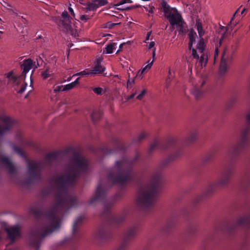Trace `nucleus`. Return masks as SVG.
I'll list each match as a JSON object with an SVG mask.
<instances>
[{
  "instance_id": "f257e3e1",
  "label": "nucleus",
  "mask_w": 250,
  "mask_h": 250,
  "mask_svg": "<svg viewBox=\"0 0 250 250\" xmlns=\"http://www.w3.org/2000/svg\"><path fill=\"white\" fill-rule=\"evenodd\" d=\"M88 163L84 158L75 154L72 158L68 170L65 174L57 178V186L55 193V203L47 211L43 212L38 206L32 207L30 213L34 215L42 226L30 233V243L38 250L42 240L53 231L59 229L62 217L69 212L71 208L78 206L76 196L68 192L69 186H73L77 179L88 171Z\"/></svg>"
},
{
  "instance_id": "f03ea898",
  "label": "nucleus",
  "mask_w": 250,
  "mask_h": 250,
  "mask_svg": "<svg viewBox=\"0 0 250 250\" xmlns=\"http://www.w3.org/2000/svg\"><path fill=\"white\" fill-rule=\"evenodd\" d=\"M250 132V110L246 116V126L242 130L239 141L236 145L231 146L228 152L225 162L220 169V176L216 182L208 186L202 195L196 197L194 204H197L205 197L208 196L219 188L226 187L229 183L233 174V164L237 157L245 148L248 144V134Z\"/></svg>"
},
{
  "instance_id": "7ed1b4c3",
  "label": "nucleus",
  "mask_w": 250,
  "mask_h": 250,
  "mask_svg": "<svg viewBox=\"0 0 250 250\" xmlns=\"http://www.w3.org/2000/svg\"><path fill=\"white\" fill-rule=\"evenodd\" d=\"M140 153L137 151L135 157L132 160L124 157L121 160L116 161L115 165L116 171L112 170L107 174L109 186L111 187L115 184L124 186L127 183L134 182L136 174L133 171V166L140 160Z\"/></svg>"
},
{
  "instance_id": "20e7f679",
  "label": "nucleus",
  "mask_w": 250,
  "mask_h": 250,
  "mask_svg": "<svg viewBox=\"0 0 250 250\" xmlns=\"http://www.w3.org/2000/svg\"><path fill=\"white\" fill-rule=\"evenodd\" d=\"M162 184L161 174L156 173L147 185L139 188L137 202L142 211L148 212L153 208Z\"/></svg>"
},
{
  "instance_id": "39448f33",
  "label": "nucleus",
  "mask_w": 250,
  "mask_h": 250,
  "mask_svg": "<svg viewBox=\"0 0 250 250\" xmlns=\"http://www.w3.org/2000/svg\"><path fill=\"white\" fill-rule=\"evenodd\" d=\"M106 191V187L103 185L102 181H100L97 185L94 195L89 200L88 204L92 205L98 202H104V210L101 213L102 217L111 226L117 227L125 221L127 213L125 211H124L122 213L116 215L111 212V208L113 203L110 201H104Z\"/></svg>"
},
{
  "instance_id": "423d86ee",
  "label": "nucleus",
  "mask_w": 250,
  "mask_h": 250,
  "mask_svg": "<svg viewBox=\"0 0 250 250\" xmlns=\"http://www.w3.org/2000/svg\"><path fill=\"white\" fill-rule=\"evenodd\" d=\"M182 142L176 138L170 137L165 142H159L155 140L149 146L147 152V157H150L156 149H159L162 151L170 150L171 154L167 158L162 162L163 167L167 166L170 162L177 160L183 154Z\"/></svg>"
},
{
  "instance_id": "0eeeda50",
  "label": "nucleus",
  "mask_w": 250,
  "mask_h": 250,
  "mask_svg": "<svg viewBox=\"0 0 250 250\" xmlns=\"http://www.w3.org/2000/svg\"><path fill=\"white\" fill-rule=\"evenodd\" d=\"M161 8L165 13L166 17L168 20L170 24L173 26L176 25L178 28L179 34L184 35L187 32L186 23L183 21L181 15L176 8L171 7L165 0L161 2Z\"/></svg>"
},
{
  "instance_id": "6e6552de",
  "label": "nucleus",
  "mask_w": 250,
  "mask_h": 250,
  "mask_svg": "<svg viewBox=\"0 0 250 250\" xmlns=\"http://www.w3.org/2000/svg\"><path fill=\"white\" fill-rule=\"evenodd\" d=\"M27 177L24 183L26 185H33L41 181L42 164L40 162H30L27 164Z\"/></svg>"
},
{
  "instance_id": "1a4fd4ad",
  "label": "nucleus",
  "mask_w": 250,
  "mask_h": 250,
  "mask_svg": "<svg viewBox=\"0 0 250 250\" xmlns=\"http://www.w3.org/2000/svg\"><path fill=\"white\" fill-rule=\"evenodd\" d=\"M85 216L84 215L79 216L75 220L72 228V236L70 237H66L64 238L60 243L61 246L65 245H73L76 244L82 236V233L79 229V227L82 224Z\"/></svg>"
},
{
  "instance_id": "9d476101",
  "label": "nucleus",
  "mask_w": 250,
  "mask_h": 250,
  "mask_svg": "<svg viewBox=\"0 0 250 250\" xmlns=\"http://www.w3.org/2000/svg\"><path fill=\"white\" fill-rule=\"evenodd\" d=\"M140 224L136 223L129 227L124 234L123 243L116 250H125L129 242L134 240L139 231Z\"/></svg>"
},
{
  "instance_id": "9b49d317",
  "label": "nucleus",
  "mask_w": 250,
  "mask_h": 250,
  "mask_svg": "<svg viewBox=\"0 0 250 250\" xmlns=\"http://www.w3.org/2000/svg\"><path fill=\"white\" fill-rule=\"evenodd\" d=\"M111 143L115 146L114 149H109L107 145H103L99 148V151L103 155H112L118 151H124L126 149L125 145L119 139L113 137L111 139Z\"/></svg>"
},
{
  "instance_id": "f8f14e48",
  "label": "nucleus",
  "mask_w": 250,
  "mask_h": 250,
  "mask_svg": "<svg viewBox=\"0 0 250 250\" xmlns=\"http://www.w3.org/2000/svg\"><path fill=\"white\" fill-rule=\"evenodd\" d=\"M234 53L233 51H230L228 48L224 49L222 55L219 68V72L221 75H224L227 72L229 65L232 60Z\"/></svg>"
},
{
  "instance_id": "ddd939ff",
  "label": "nucleus",
  "mask_w": 250,
  "mask_h": 250,
  "mask_svg": "<svg viewBox=\"0 0 250 250\" xmlns=\"http://www.w3.org/2000/svg\"><path fill=\"white\" fill-rule=\"evenodd\" d=\"M45 61H47V62L44 63L41 73V76L43 80L54 76V70L55 68L56 62V60L54 61V62H51L47 59H45Z\"/></svg>"
},
{
  "instance_id": "4468645a",
  "label": "nucleus",
  "mask_w": 250,
  "mask_h": 250,
  "mask_svg": "<svg viewBox=\"0 0 250 250\" xmlns=\"http://www.w3.org/2000/svg\"><path fill=\"white\" fill-rule=\"evenodd\" d=\"M71 18L70 17L67 12L64 11L62 14V18H59L57 20L56 22L58 26L62 28L64 30H70L71 26Z\"/></svg>"
},
{
  "instance_id": "2eb2a0df",
  "label": "nucleus",
  "mask_w": 250,
  "mask_h": 250,
  "mask_svg": "<svg viewBox=\"0 0 250 250\" xmlns=\"http://www.w3.org/2000/svg\"><path fill=\"white\" fill-rule=\"evenodd\" d=\"M7 238L12 242H14L17 238L21 236V230L18 225L13 226L10 228L5 229Z\"/></svg>"
},
{
  "instance_id": "dca6fc26",
  "label": "nucleus",
  "mask_w": 250,
  "mask_h": 250,
  "mask_svg": "<svg viewBox=\"0 0 250 250\" xmlns=\"http://www.w3.org/2000/svg\"><path fill=\"white\" fill-rule=\"evenodd\" d=\"M0 120L4 124V126L3 127L0 125V135H2L11 128L14 123V121L6 116L0 117Z\"/></svg>"
},
{
  "instance_id": "f3484780",
  "label": "nucleus",
  "mask_w": 250,
  "mask_h": 250,
  "mask_svg": "<svg viewBox=\"0 0 250 250\" xmlns=\"http://www.w3.org/2000/svg\"><path fill=\"white\" fill-rule=\"evenodd\" d=\"M0 163L5 167L9 174H14L16 168L10 160L4 155H0Z\"/></svg>"
},
{
  "instance_id": "a211bd4d",
  "label": "nucleus",
  "mask_w": 250,
  "mask_h": 250,
  "mask_svg": "<svg viewBox=\"0 0 250 250\" xmlns=\"http://www.w3.org/2000/svg\"><path fill=\"white\" fill-rule=\"evenodd\" d=\"M102 59L101 58H97L96 59L94 66L92 69L90 70V73L91 76H95L102 74L105 70V68L101 64Z\"/></svg>"
},
{
  "instance_id": "6ab92c4d",
  "label": "nucleus",
  "mask_w": 250,
  "mask_h": 250,
  "mask_svg": "<svg viewBox=\"0 0 250 250\" xmlns=\"http://www.w3.org/2000/svg\"><path fill=\"white\" fill-rule=\"evenodd\" d=\"M96 237L101 240L105 241L111 237V232L109 229L100 228L96 233Z\"/></svg>"
},
{
  "instance_id": "aec40b11",
  "label": "nucleus",
  "mask_w": 250,
  "mask_h": 250,
  "mask_svg": "<svg viewBox=\"0 0 250 250\" xmlns=\"http://www.w3.org/2000/svg\"><path fill=\"white\" fill-rule=\"evenodd\" d=\"M33 65V62L31 59H25L23 60L22 63L21 65V69L23 70L21 78H25L26 74L31 69Z\"/></svg>"
},
{
  "instance_id": "412c9836",
  "label": "nucleus",
  "mask_w": 250,
  "mask_h": 250,
  "mask_svg": "<svg viewBox=\"0 0 250 250\" xmlns=\"http://www.w3.org/2000/svg\"><path fill=\"white\" fill-rule=\"evenodd\" d=\"M250 226V215L240 218L236 224V227H246Z\"/></svg>"
},
{
  "instance_id": "4be33fe9",
  "label": "nucleus",
  "mask_w": 250,
  "mask_h": 250,
  "mask_svg": "<svg viewBox=\"0 0 250 250\" xmlns=\"http://www.w3.org/2000/svg\"><path fill=\"white\" fill-rule=\"evenodd\" d=\"M60 155L59 152H52L48 153L45 156V160L48 165H51L52 163L57 160Z\"/></svg>"
},
{
  "instance_id": "5701e85b",
  "label": "nucleus",
  "mask_w": 250,
  "mask_h": 250,
  "mask_svg": "<svg viewBox=\"0 0 250 250\" xmlns=\"http://www.w3.org/2000/svg\"><path fill=\"white\" fill-rule=\"evenodd\" d=\"M10 10L17 17L16 22L19 25V26H21L22 28H23L24 26H26L27 24V21L25 18L23 17V16H19L18 13L14 11L13 9H10Z\"/></svg>"
},
{
  "instance_id": "b1692460",
  "label": "nucleus",
  "mask_w": 250,
  "mask_h": 250,
  "mask_svg": "<svg viewBox=\"0 0 250 250\" xmlns=\"http://www.w3.org/2000/svg\"><path fill=\"white\" fill-rule=\"evenodd\" d=\"M197 133L196 130L192 131L190 133L188 138L185 140L184 143L185 144H190L193 143L197 139Z\"/></svg>"
},
{
  "instance_id": "393cba45",
  "label": "nucleus",
  "mask_w": 250,
  "mask_h": 250,
  "mask_svg": "<svg viewBox=\"0 0 250 250\" xmlns=\"http://www.w3.org/2000/svg\"><path fill=\"white\" fill-rule=\"evenodd\" d=\"M197 37L196 33L193 29H191L188 34L189 43L188 47L189 49H191L193 43L195 42V39Z\"/></svg>"
},
{
  "instance_id": "a878e982",
  "label": "nucleus",
  "mask_w": 250,
  "mask_h": 250,
  "mask_svg": "<svg viewBox=\"0 0 250 250\" xmlns=\"http://www.w3.org/2000/svg\"><path fill=\"white\" fill-rule=\"evenodd\" d=\"M103 115V113L99 110H94L91 114V118L93 123L100 120Z\"/></svg>"
},
{
  "instance_id": "bb28decb",
  "label": "nucleus",
  "mask_w": 250,
  "mask_h": 250,
  "mask_svg": "<svg viewBox=\"0 0 250 250\" xmlns=\"http://www.w3.org/2000/svg\"><path fill=\"white\" fill-rule=\"evenodd\" d=\"M117 45L116 43L112 42L107 44L106 47L104 48V53L106 52L107 54H111L113 52V51L116 48Z\"/></svg>"
},
{
  "instance_id": "cd10ccee",
  "label": "nucleus",
  "mask_w": 250,
  "mask_h": 250,
  "mask_svg": "<svg viewBox=\"0 0 250 250\" xmlns=\"http://www.w3.org/2000/svg\"><path fill=\"white\" fill-rule=\"evenodd\" d=\"M192 94L197 99L200 98L203 94V91L200 87L198 86H195L191 91Z\"/></svg>"
},
{
  "instance_id": "c85d7f7f",
  "label": "nucleus",
  "mask_w": 250,
  "mask_h": 250,
  "mask_svg": "<svg viewBox=\"0 0 250 250\" xmlns=\"http://www.w3.org/2000/svg\"><path fill=\"white\" fill-rule=\"evenodd\" d=\"M98 6L97 5V3H96L95 2L93 1V0H92L91 2H89L86 3V12L88 11H96L98 8Z\"/></svg>"
},
{
  "instance_id": "c756f323",
  "label": "nucleus",
  "mask_w": 250,
  "mask_h": 250,
  "mask_svg": "<svg viewBox=\"0 0 250 250\" xmlns=\"http://www.w3.org/2000/svg\"><path fill=\"white\" fill-rule=\"evenodd\" d=\"M156 48H153V49H152V58H153V60L151 62L149 63V60L148 61V62L149 63L147 65H146L143 69L141 71V74H142L144 71L146 70V69H149L152 64H153V63L154 61V60H155V55H156Z\"/></svg>"
},
{
  "instance_id": "7c9ffc66",
  "label": "nucleus",
  "mask_w": 250,
  "mask_h": 250,
  "mask_svg": "<svg viewBox=\"0 0 250 250\" xmlns=\"http://www.w3.org/2000/svg\"><path fill=\"white\" fill-rule=\"evenodd\" d=\"M146 137V133L145 132H142L135 138L133 139V143H141L144 139Z\"/></svg>"
},
{
  "instance_id": "2f4dec72",
  "label": "nucleus",
  "mask_w": 250,
  "mask_h": 250,
  "mask_svg": "<svg viewBox=\"0 0 250 250\" xmlns=\"http://www.w3.org/2000/svg\"><path fill=\"white\" fill-rule=\"evenodd\" d=\"M199 59V63L201 64V67L206 66L208 60V55L205 53H202Z\"/></svg>"
},
{
  "instance_id": "473e14b6",
  "label": "nucleus",
  "mask_w": 250,
  "mask_h": 250,
  "mask_svg": "<svg viewBox=\"0 0 250 250\" xmlns=\"http://www.w3.org/2000/svg\"><path fill=\"white\" fill-rule=\"evenodd\" d=\"M205 45L204 40L203 38L200 39L199 42L197 45V48L200 53H204V51L205 50Z\"/></svg>"
},
{
  "instance_id": "72a5a7b5",
  "label": "nucleus",
  "mask_w": 250,
  "mask_h": 250,
  "mask_svg": "<svg viewBox=\"0 0 250 250\" xmlns=\"http://www.w3.org/2000/svg\"><path fill=\"white\" fill-rule=\"evenodd\" d=\"M215 157L214 152H209L206 154L203 159V163L206 164L212 160Z\"/></svg>"
},
{
  "instance_id": "f704fd0d",
  "label": "nucleus",
  "mask_w": 250,
  "mask_h": 250,
  "mask_svg": "<svg viewBox=\"0 0 250 250\" xmlns=\"http://www.w3.org/2000/svg\"><path fill=\"white\" fill-rule=\"evenodd\" d=\"M197 227L196 225L191 224L188 228L187 231L189 235L192 236L197 231Z\"/></svg>"
},
{
  "instance_id": "c9c22d12",
  "label": "nucleus",
  "mask_w": 250,
  "mask_h": 250,
  "mask_svg": "<svg viewBox=\"0 0 250 250\" xmlns=\"http://www.w3.org/2000/svg\"><path fill=\"white\" fill-rule=\"evenodd\" d=\"M196 26L200 38H202V37L204 34V31L203 29L202 23L200 22H197Z\"/></svg>"
},
{
  "instance_id": "e433bc0d",
  "label": "nucleus",
  "mask_w": 250,
  "mask_h": 250,
  "mask_svg": "<svg viewBox=\"0 0 250 250\" xmlns=\"http://www.w3.org/2000/svg\"><path fill=\"white\" fill-rule=\"evenodd\" d=\"M76 76H91V74L90 73V69H85V70L76 73L73 75V77Z\"/></svg>"
},
{
  "instance_id": "4c0bfd02",
  "label": "nucleus",
  "mask_w": 250,
  "mask_h": 250,
  "mask_svg": "<svg viewBox=\"0 0 250 250\" xmlns=\"http://www.w3.org/2000/svg\"><path fill=\"white\" fill-rule=\"evenodd\" d=\"M14 151L20 155L22 157H25V154L23 150L19 146H14Z\"/></svg>"
},
{
  "instance_id": "58836bf2",
  "label": "nucleus",
  "mask_w": 250,
  "mask_h": 250,
  "mask_svg": "<svg viewBox=\"0 0 250 250\" xmlns=\"http://www.w3.org/2000/svg\"><path fill=\"white\" fill-rule=\"evenodd\" d=\"M98 5V7L104 6L107 3V0H93Z\"/></svg>"
},
{
  "instance_id": "ea45409f",
  "label": "nucleus",
  "mask_w": 250,
  "mask_h": 250,
  "mask_svg": "<svg viewBox=\"0 0 250 250\" xmlns=\"http://www.w3.org/2000/svg\"><path fill=\"white\" fill-rule=\"evenodd\" d=\"M220 32H223L222 36L220 40V44H221V41L225 37L226 34H227V29L226 27L221 26H220Z\"/></svg>"
},
{
  "instance_id": "a19ab883",
  "label": "nucleus",
  "mask_w": 250,
  "mask_h": 250,
  "mask_svg": "<svg viewBox=\"0 0 250 250\" xmlns=\"http://www.w3.org/2000/svg\"><path fill=\"white\" fill-rule=\"evenodd\" d=\"M92 90L93 92L99 95H101L103 94V89L101 87H94L92 88Z\"/></svg>"
},
{
  "instance_id": "79ce46f5",
  "label": "nucleus",
  "mask_w": 250,
  "mask_h": 250,
  "mask_svg": "<svg viewBox=\"0 0 250 250\" xmlns=\"http://www.w3.org/2000/svg\"><path fill=\"white\" fill-rule=\"evenodd\" d=\"M121 24V22L113 23L111 21L107 22L105 24V27L109 29L113 28L115 26Z\"/></svg>"
},
{
  "instance_id": "37998d69",
  "label": "nucleus",
  "mask_w": 250,
  "mask_h": 250,
  "mask_svg": "<svg viewBox=\"0 0 250 250\" xmlns=\"http://www.w3.org/2000/svg\"><path fill=\"white\" fill-rule=\"evenodd\" d=\"M6 78H7L9 79L12 80L14 81V82L16 81L17 80V78H16V76H15L13 75V72H12V71L6 74Z\"/></svg>"
},
{
  "instance_id": "c03bdc74",
  "label": "nucleus",
  "mask_w": 250,
  "mask_h": 250,
  "mask_svg": "<svg viewBox=\"0 0 250 250\" xmlns=\"http://www.w3.org/2000/svg\"><path fill=\"white\" fill-rule=\"evenodd\" d=\"M174 226V224L173 223L169 221L166 225L165 230H164L166 232H168L170 229L173 228Z\"/></svg>"
},
{
  "instance_id": "a18cd8bd",
  "label": "nucleus",
  "mask_w": 250,
  "mask_h": 250,
  "mask_svg": "<svg viewBox=\"0 0 250 250\" xmlns=\"http://www.w3.org/2000/svg\"><path fill=\"white\" fill-rule=\"evenodd\" d=\"M74 87H75V86L72 82L70 83L64 85L63 90H65V91L69 90L73 88Z\"/></svg>"
},
{
  "instance_id": "49530a36",
  "label": "nucleus",
  "mask_w": 250,
  "mask_h": 250,
  "mask_svg": "<svg viewBox=\"0 0 250 250\" xmlns=\"http://www.w3.org/2000/svg\"><path fill=\"white\" fill-rule=\"evenodd\" d=\"M134 78L132 79H128L127 82V88L128 89H131L132 87V85L134 83Z\"/></svg>"
},
{
  "instance_id": "de8ad7c7",
  "label": "nucleus",
  "mask_w": 250,
  "mask_h": 250,
  "mask_svg": "<svg viewBox=\"0 0 250 250\" xmlns=\"http://www.w3.org/2000/svg\"><path fill=\"white\" fill-rule=\"evenodd\" d=\"M64 87V85H59L57 86L54 89V91L55 93L60 92V91H64L65 90H63Z\"/></svg>"
},
{
  "instance_id": "09e8293b",
  "label": "nucleus",
  "mask_w": 250,
  "mask_h": 250,
  "mask_svg": "<svg viewBox=\"0 0 250 250\" xmlns=\"http://www.w3.org/2000/svg\"><path fill=\"white\" fill-rule=\"evenodd\" d=\"M192 51V55L193 57L195 59H199V56L198 55L197 51L194 48L191 47V49H190Z\"/></svg>"
},
{
  "instance_id": "8fccbe9b",
  "label": "nucleus",
  "mask_w": 250,
  "mask_h": 250,
  "mask_svg": "<svg viewBox=\"0 0 250 250\" xmlns=\"http://www.w3.org/2000/svg\"><path fill=\"white\" fill-rule=\"evenodd\" d=\"M144 8L145 9V10L146 11H148L149 13L150 14H153V9L154 8L153 6L149 5V9H148V8L146 6H144Z\"/></svg>"
},
{
  "instance_id": "3c124183",
  "label": "nucleus",
  "mask_w": 250,
  "mask_h": 250,
  "mask_svg": "<svg viewBox=\"0 0 250 250\" xmlns=\"http://www.w3.org/2000/svg\"><path fill=\"white\" fill-rule=\"evenodd\" d=\"M132 1L131 0H122L116 4V6H120L123 4L126 3H131Z\"/></svg>"
},
{
  "instance_id": "603ef678",
  "label": "nucleus",
  "mask_w": 250,
  "mask_h": 250,
  "mask_svg": "<svg viewBox=\"0 0 250 250\" xmlns=\"http://www.w3.org/2000/svg\"><path fill=\"white\" fill-rule=\"evenodd\" d=\"M80 19L81 21H86L90 19V17L88 15H83L81 16Z\"/></svg>"
},
{
  "instance_id": "864d4df0",
  "label": "nucleus",
  "mask_w": 250,
  "mask_h": 250,
  "mask_svg": "<svg viewBox=\"0 0 250 250\" xmlns=\"http://www.w3.org/2000/svg\"><path fill=\"white\" fill-rule=\"evenodd\" d=\"M146 93V90L145 89H144L141 92V93L137 96V99L138 100H141L143 98V97L144 96Z\"/></svg>"
},
{
  "instance_id": "5fc2aeb1",
  "label": "nucleus",
  "mask_w": 250,
  "mask_h": 250,
  "mask_svg": "<svg viewBox=\"0 0 250 250\" xmlns=\"http://www.w3.org/2000/svg\"><path fill=\"white\" fill-rule=\"evenodd\" d=\"M238 10H239V9H238V10L234 13L232 17L231 18V20L229 22V24L230 25H232V24H233L234 25H236V23L233 22V21L234 20V19L235 18V17Z\"/></svg>"
},
{
  "instance_id": "6e6d98bb",
  "label": "nucleus",
  "mask_w": 250,
  "mask_h": 250,
  "mask_svg": "<svg viewBox=\"0 0 250 250\" xmlns=\"http://www.w3.org/2000/svg\"><path fill=\"white\" fill-rule=\"evenodd\" d=\"M26 85H27L26 84H25V85H22L21 88V89H20V90L18 91V93H20V94H21L23 92H24L25 90V89H26Z\"/></svg>"
},
{
  "instance_id": "4d7b16f0",
  "label": "nucleus",
  "mask_w": 250,
  "mask_h": 250,
  "mask_svg": "<svg viewBox=\"0 0 250 250\" xmlns=\"http://www.w3.org/2000/svg\"><path fill=\"white\" fill-rule=\"evenodd\" d=\"M218 52H219L218 49L217 48V47H216L214 53V61H216L217 58L218 56Z\"/></svg>"
},
{
  "instance_id": "13d9d810",
  "label": "nucleus",
  "mask_w": 250,
  "mask_h": 250,
  "mask_svg": "<svg viewBox=\"0 0 250 250\" xmlns=\"http://www.w3.org/2000/svg\"><path fill=\"white\" fill-rule=\"evenodd\" d=\"M141 7L140 5L136 4L135 5L127 7V8H125V10H130V9H133V8H139V7Z\"/></svg>"
},
{
  "instance_id": "bf43d9fd",
  "label": "nucleus",
  "mask_w": 250,
  "mask_h": 250,
  "mask_svg": "<svg viewBox=\"0 0 250 250\" xmlns=\"http://www.w3.org/2000/svg\"><path fill=\"white\" fill-rule=\"evenodd\" d=\"M236 101V97H233L231 98L230 100V105H232Z\"/></svg>"
},
{
  "instance_id": "052dcab7",
  "label": "nucleus",
  "mask_w": 250,
  "mask_h": 250,
  "mask_svg": "<svg viewBox=\"0 0 250 250\" xmlns=\"http://www.w3.org/2000/svg\"><path fill=\"white\" fill-rule=\"evenodd\" d=\"M42 62V63H45V62H47V61H46L45 60V61L41 57H39L37 59V62Z\"/></svg>"
},
{
  "instance_id": "680f3d73",
  "label": "nucleus",
  "mask_w": 250,
  "mask_h": 250,
  "mask_svg": "<svg viewBox=\"0 0 250 250\" xmlns=\"http://www.w3.org/2000/svg\"><path fill=\"white\" fill-rule=\"evenodd\" d=\"M155 45V42H151L148 45V49H150L151 48H154V46Z\"/></svg>"
},
{
  "instance_id": "e2e57ef3",
  "label": "nucleus",
  "mask_w": 250,
  "mask_h": 250,
  "mask_svg": "<svg viewBox=\"0 0 250 250\" xmlns=\"http://www.w3.org/2000/svg\"><path fill=\"white\" fill-rule=\"evenodd\" d=\"M135 95H136V93L134 92V93H132L131 95H130V96H128L126 98V99L127 100H131V99H133L135 97Z\"/></svg>"
},
{
  "instance_id": "0e129e2a",
  "label": "nucleus",
  "mask_w": 250,
  "mask_h": 250,
  "mask_svg": "<svg viewBox=\"0 0 250 250\" xmlns=\"http://www.w3.org/2000/svg\"><path fill=\"white\" fill-rule=\"evenodd\" d=\"M68 10L70 12L71 15L74 17H75V14H74V12L73 9L71 7H69L68 8Z\"/></svg>"
},
{
  "instance_id": "69168bd1",
  "label": "nucleus",
  "mask_w": 250,
  "mask_h": 250,
  "mask_svg": "<svg viewBox=\"0 0 250 250\" xmlns=\"http://www.w3.org/2000/svg\"><path fill=\"white\" fill-rule=\"evenodd\" d=\"M79 80L80 78H78L74 82H72L75 86L79 83Z\"/></svg>"
},
{
  "instance_id": "338daca9",
  "label": "nucleus",
  "mask_w": 250,
  "mask_h": 250,
  "mask_svg": "<svg viewBox=\"0 0 250 250\" xmlns=\"http://www.w3.org/2000/svg\"><path fill=\"white\" fill-rule=\"evenodd\" d=\"M151 34V32H148L147 33V35H146V41H148L149 40V37L150 36Z\"/></svg>"
},
{
  "instance_id": "774afa93",
  "label": "nucleus",
  "mask_w": 250,
  "mask_h": 250,
  "mask_svg": "<svg viewBox=\"0 0 250 250\" xmlns=\"http://www.w3.org/2000/svg\"><path fill=\"white\" fill-rule=\"evenodd\" d=\"M43 63H42V62H40L38 61V62H37V66H36V67L37 68L38 67H40V66L43 67Z\"/></svg>"
}]
</instances>
